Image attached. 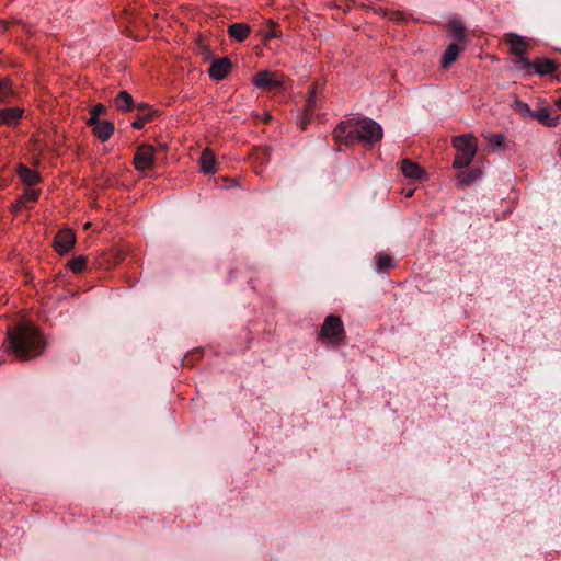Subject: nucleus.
<instances>
[{
	"label": "nucleus",
	"instance_id": "nucleus-5",
	"mask_svg": "<svg viewBox=\"0 0 561 561\" xmlns=\"http://www.w3.org/2000/svg\"><path fill=\"white\" fill-rule=\"evenodd\" d=\"M253 83L256 88L267 91L280 90L283 87L282 76L267 70L257 72L253 78Z\"/></svg>",
	"mask_w": 561,
	"mask_h": 561
},
{
	"label": "nucleus",
	"instance_id": "nucleus-20",
	"mask_svg": "<svg viewBox=\"0 0 561 561\" xmlns=\"http://www.w3.org/2000/svg\"><path fill=\"white\" fill-rule=\"evenodd\" d=\"M480 174H481V172L479 169L462 171L457 175L456 185L459 188L469 186L471 183H473L480 176Z\"/></svg>",
	"mask_w": 561,
	"mask_h": 561
},
{
	"label": "nucleus",
	"instance_id": "nucleus-18",
	"mask_svg": "<svg viewBox=\"0 0 561 561\" xmlns=\"http://www.w3.org/2000/svg\"><path fill=\"white\" fill-rule=\"evenodd\" d=\"M531 118L537 119L540 124L553 127L558 124L559 116L550 117V111L547 107L533 111Z\"/></svg>",
	"mask_w": 561,
	"mask_h": 561
},
{
	"label": "nucleus",
	"instance_id": "nucleus-22",
	"mask_svg": "<svg viewBox=\"0 0 561 561\" xmlns=\"http://www.w3.org/2000/svg\"><path fill=\"white\" fill-rule=\"evenodd\" d=\"M114 104L119 111H130L134 107V100L127 91H121L115 96Z\"/></svg>",
	"mask_w": 561,
	"mask_h": 561
},
{
	"label": "nucleus",
	"instance_id": "nucleus-36",
	"mask_svg": "<svg viewBox=\"0 0 561 561\" xmlns=\"http://www.w3.org/2000/svg\"><path fill=\"white\" fill-rule=\"evenodd\" d=\"M101 121L99 119V116H94L93 113L90 112V117L87 121V125L91 127H95Z\"/></svg>",
	"mask_w": 561,
	"mask_h": 561
},
{
	"label": "nucleus",
	"instance_id": "nucleus-17",
	"mask_svg": "<svg viewBox=\"0 0 561 561\" xmlns=\"http://www.w3.org/2000/svg\"><path fill=\"white\" fill-rule=\"evenodd\" d=\"M114 133V125L110 121H101L94 128L93 134L101 141H107Z\"/></svg>",
	"mask_w": 561,
	"mask_h": 561
},
{
	"label": "nucleus",
	"instance_id": "nucleus-25",
	"mask_svg": "<svg viewBox=\"0 0 561 561\" xmlns=\"http://www.w3.org/2000/svg\"><path fill=\"white\" fill-rule=\"evenodd\" d=\"M85 266L87 257L84 255L73 256L67 262V267L76 274L82 273L85 270Z\"/></svg>",
	"mask_w": 561,
	"mask_h": 561
},
{
	"label": "nucleus",
	"instance_id": "nucleus-2",
	"mask_svg": "<svg viewBox=\"0 0 561 561\" xmlns=\"http://www.w3.org/2000/svg\"><path fill=\"white\" fill-rule=\"evenodd\" d=\"M382 136L381 126L367 117L341 122L333 131L335 142L344 146L362 142L366 147H373L382 139Z\"/></svg>",
	"mask_w": 561,
	"mask_h": 561
},
{
	"label": "nucleus",
	"instance_id": "nucleus-10",
	"mask_svg": "<svg viewBox=\"0 0 561 561\" xmlns=\"http://www.w3.org/2000/svg\"><path fill=\"white\" fill-rule=\"evenodd\" d=\"M137 117L131 124L135 129H141L146 123L150 122L153 117L158 115V111L150 110L145 104H139L137 106Z\"/></svg>",
	"mask_w": 561,
	"mask_h": 561
},
{
	"label": "nucleus",
	"instance_id": "nucleus-33",
	"mask_svg": "<svg viewBox=\"0 0 561 561\" xmlns=\"http://www.w3.org/2000/svg\"><path fill=\"white\" fill-rule=\"evenodd\" d=\"M489 145L492 148H503L504 147V136L502 134L491 135L489 138Z\"/></svg>",
	"mask_w": 561,
	"mask_h": 561
},
{
	"label": "nucleus",
	"instance_id": "nucleus-23",
	"mask_svg": "<svg viewBox=\"0 0 561 561\" xmlns=\"http://www.w3.org/2000/svg\"><path fill=\"white\" fill-rule=\"evenodd\" d=\"M195 51L204 61H211L214 59V53L210 46L202 37L195 43Z\"/></svg>",
	"mask_w": 561,
	"mask_h": 561
},
{
	"label": "nucleus",
	"instance_id": "nucleus-29",
	"mask_svg": "<svg viewBox=\"0 0 561 561\" xmlns=\"http://www.w3.org/2000/svg\"><path fill=\"white\" fill-rule=\"evenodd\" d=\"M38 196H39V191L34 190V188H31V187H27V188L24 191V194H23V195H21V196L18 198V202H19V203H26V202L35 203V202H37Z\"/></svg>",
	"mask_w": 561,
	"mask_h": 561
},
{
	"label": "nucleus",
	"instance_id": "nucleus-16",
	"mask_svg": "<svg viewBox=\"0 0 561 561\" xmlns=\"http://www.w3.org/2000/svg\"><path fill=\"white\" fill-rule=\"evenodd\" d=\"M250 33V26L244 23H233L228 27V35L237 42H243Z\"/></svg>",
	"mask_w": 561,
	"mask_h": 561
},
{
	"label": "nucleus",
	"instance_id": "nucleus-14",
	"mask_svg": "<svg viewBox=\"0 0 561 561\" xmlns=\"http://www.w3.org/2000/svg\"><path fill=\"white\" fill-rule=\"evenodd\" d=\"M317 107V99H316V87L311 85L309 90V96L306 100L305 104V116L301 119V128L305 129L308 122L313 117L314 108Z\"/></svg>",
	"mask_w": 561,
	"mask_h": 561
},
{
	"label": "nucleus",
	"instance_id": "nucleus-8",
	"mask_svg": "<svg viewBox=\"0 0 561 561\" xmlns=\"http://www.w3.org/2000/svg\"><path fill=\"white\" fill-rule=\"evenodd\" d=\"M231 61L228 57L214 58L208 69V75L214 80H222L231 70Z\"/></svg>",
	"mask_w": 561,
	"mask_h": 561
},
{
	"label": "nucleus",
	"instance_id": "nucleus-6",
	"mask_svg": "<svg viewBox=\"0 0 561 561\" xmlns=\"http://www.w3.org/2000/svg\"><path fill=\"white\" fill-rule=\"evenodd\" d=\"M154 164V148L151 145H140L134 157V165L138 171H146Z\"/></svg>",
	"mask_w": 561,
	"mask_h": 561
},
{
	"label": "nucleus",
	"instance_id": "nucleus-30",
	"mask_svg": "<svg viewBox=\"0 0 561 561\" xmlns=\"http://www.w3.org/2000/svg\"><path fill=\"white\" fill-rule=\"evenodd\" d=\"M13 93L9 79H0V102L5 100Z\"/></svg>",
	"mask_w": 561,
	"mask_h": 561
},
{
	"label": "nucleus",
	"instance_id": "nucleus-28",
	"mask_svg": "<svg viewBox=\"0 0 561 561\" xmlns=\"http://www.w3.org/2000/svg\"><path fill=\"white\" fill-rule=\"evenodd\" d=\"M515 112L520 114L523 117H531L533 111L529 105L520 100H516L513 104Z\"/></svg>",
	"mask_w": 561,
	"mask_h": 561
},
{
	"label": "nucleus",
	"instance_id": "nucleus-11",
	"mask_svg": "<svg viewBox=\"0 0 561 561\" xmlns=\"http://www.w3.org/2000/svg\"><path fill=\"white\" fill-rule=\"evenodd\" d=\"M401 171L404 176L412 180H422L424 176L423 169L415 162L404 159L401 162Z\"/></svg>",
	"mask_w": 561,
	"mask_h": 561
},
{
	"label": "nucleus",
	"instance_id": "nucleus-4",
	"mask_svg": "<svg viewBox=\"0 0 561 561\" xmlns=\"http://www.w3.org/2000/svg\"><path fill=\"white\" fill-rule=\"evenodd\" d=\"M320 337L333 344H340L345 339L344 324L339 316L330 314L324 319L320 330Z\"/></svg>",
	"mask_w": 561,
	"mask_h": 561
},
{
	"label": "nucleus",
	"instance_id": "nucleus-32",
	"mask_svg": "<svg viewBox=\"0 0 561 561\" xmlns=\"http://www.w3.org/2000/svg\"><path fill=\"white\" fill-rule=\"evenodd\" d=\"M267 25H268V32L265 35V37L272 38V37H279L280 36V32L278 30V24L275 21L268 20L267 21Z\"/></svg>",
	"mask_w": 561,
	"mask_h": 561
},
{
	"label": "nucleus",
	"instance_id": "nucleus-15",
	"mask_svg": "<svg viewBox=\"0 0 561 561\" xmlns=\"http://www.w3.org/2000/svg\"><path fill=\"white\" fill-rule=\"evenodd\" d=\"M201 170L205 174H211L217 171L216 159L211 150L205 149L199 158Z\"/></svg>",
	"mask_w": 561,
	"mask_h": 561
},
{
	"label": "nucleus",
	"instance_id": "nucleus-12",
	"mask_svg": "<svg viewBox=\"0 0 561 561\" xmlns=\"http://www.w3.org/2000/svg\"><path fill=\"white\" fill-rule=\"evenodd\" d=\"M558 68L556 61L548 58H536L534 60L533 69L539 76H547L553 73Z\"/></svg>",
	"mask_w": 561,
	"mask_h": 561
},
{
	"label": "nucleus",
	"instance_id": "nucleus-13",
	"mask_svg": "<svg viewBox=\"0 0 561 561\" xmlns=\"http://www.w3.org/2000/svg\"><path fill=\"white\" fill-rule=\"evenodd\" d=\"M23 111L19 107H7L0 111V123L7 126H13L19 123Z\"/></svg>",
	"mask_w": 561,
	"mask_h": 561
},
{
	"label": "nucleus",
	"instance_id": "nucleus-27",
	"mask_svg": "<svg viewBox=\"0 0 561 561\" xmlns=\"http://www.w3.org/2000/svg\"><path fill=\"white\" fill-rule=\"evenodd\" d=\"M514 66L518 70H524L530 73V70L533 69L534 61H530L528 58L524 56H517L514 60Z\"/></svg>",
	"mask_w": 561,
	"mask_h": 561
},
{
	"label": "nucleus",
	"instance_id": "nucleus-24",
	"mask_svg": "<svg viewBox=\"0 0 561 561\" xmlns=\"http://www.w3.org/2000/svg\"><path fill=\"white\" fill-rule=\"evenodd\" d=\"M376 261H377V271L378 272H386L390 268H393L396 265L393 257L390 256L389 254H385V253L377 254Z\"/></svg>",
	"mask_w": 561,
	"mask_h": 561
},
{
	"label": "nucleus",
	"instance_id": "nucleus-3",
	"mask_svg": "<svg viewBox=\"0 0 561 561\" xmlns=\"http://www.w3.org/2000/svg\"><path fill=\"white\" fill-rule=\"evenodd\" d=\"M453 146L456 149V156L453 162L455 169L468 167L478 150V140L473 135L465 134L453 138Z\"/></svg>",
	"mask_w": 561,
	"mask_h": 561
},
{
	"label": "nucleus",
	"instance_id": "nucleus-37",
	"mask_svg": "<svg viewBox=\"0 0 561 561\" xmlns=\"http://www.w3.org/2000/svg\"><path fill=\"white\" fill-rule=\"evenodd\" d=\"M26 203H19L16 201V204L13 205V210L16 211L18 209H20L21 207L25 206Z\"/></svg>",
	"mask_w": 561,
	"mask_h": 561
},
{
	"label": "nucleus",
	"instance_id": "nucleus-31",
	"mask_svg": "<svg viewBox=\"0 0 561 561\" xmlns=\"http://www.w3.org/2000/svg\"><path fill=\"white\" fill-rule=\"evenodd\" d=\"M202 356V351L201 350H194L193 352L186 354L184 357H183V360H182V364L184 366H193L194 365V362L196 359H198L199 357Z\"/></svg>",
	"mask_w": 561,
	"mask_h": 561
},
{
	"label": "nucleus",
	"instance_id": "nucleus-38",
	"mask_svg": "<svg viewBox=\"0 0 561 561\" xmlns=\"http://www.w3.org/2000/svg\"><path fill=\"white\" fill-rule=\"evenodd\" d=\"M554 104L558 108H561V96L556 100Z\"/></svg>",
	"mask_w": 561,
	"mask_h": 561
},
{
	"label": "nucleus",
	"instance_id": "nucleus-7",
	"mask_svg": "<svg viewBox=\"0 0 561 561\" xmlns=\"http://www.w3.org/2000/svg\"><path fill=\"white\" fill-rule=\"evenodd\" d=\"M76 244V234L71 229L65 228L57 232L54 238L55 251L60 254H67Z\"/></svg>",
	"mask_w": 561,
	"mask_h": 561
},
{
	"label": "nucleus",
	"instance_id": "nucleus-9",
	"mask_svg": "<svg viewBox=\"0 0 561 561\" xmlns=\"http://www.w3.org/2000/svg\"><path fill=\"white\" fill-rule=\"evenodd\" d=\"M505 42L510 45V51L515 57L524 56L528 49V44L524 37L515 33L505 34Z\"/></svg>",
	"mask_w": 561,
	"mask_h": 561
},
{
	"label": "nucleus",
	"instance_id": "nucleus-35",
	"mask_svg": "<svg viewBox=\"0 0 561 561\" xmlns=\"http://www.w3.org/2000/svg\"><path fill=\"white\" fill-rule=\"evenodd\" d=\"M90 112L93 113L94 116H100L102 114H105L106 107L102 103H98L91 108Z\"/></svg>",
	"mask_w": 561,
	"mask_h": 561
},
{
	"label": "nucleus",
	"instance_id": "nucleus-1",
	"mask_svg": "<svg viewBox=\"0 0 561 561\" xmlns=\"http://www.w3.org/2000/svg\"><path fill=\"white\" fill-rule=\"evenodd\" d=\"M8 347L21 360L41 356L45 350L42 331L30 322H19L8 330Z\"/></svg>",
	"mask_w": 561,
	"mask_h": 561
},
{
	"label": "nucleus",
	"instance_id": "nucleus-19",
	"mask_svg": "<svg viewBox=\"0 0 561 561\" xmlns=\"http://www.w3.org/2000/svg\"><path fill=\"white\" fill-rule=\"evenodd\" d=\"M460 46L456 43H451L445 49L442 57V67L448 68L454 61L457 60L458 55L460 53Z\"/></svg>",
	"mask_w": 561,
	"mask_h": 561
},
{
	"label": "nucleus",
	"instance_id": "nucleus-26",
	"mask_svg": "<svg viewBox=\"0 0 561 561\" xmlns=\"http://www.w3.org/2000/svg\"><path fill=\"white\" fill-rule=\"evenodd\" d=\"M449 31L451 35L459 42L466 41V30L462 24L458 21H453L449 24Z\"/></svg>",
	"mask_w": 561,
	"mask_h": 561
},
{
	"label": "nucleus",
	"instance_id": "nucleus-21",
	"mask_svg": "<svg viewBox=\"0 0 561 561\" xmlns=\"http://www.w3.org/2000/svg\"><path fill=\"white\" fill-rule=\"evenodd\" d=\"M18 175L28 186L36 184L41 180L39 174L36 171H34L23 164L19 165Z\"/></svg>",
	"mask_w": 561,
	"mask_h": 561
},
{
	"label": "nucleus",
	"instance_id": "nucleus-34",
	"mask_svg": "<svg viewBox=\"0 0 561 561\" xmlns=\"http://www.w3.org/2000/svg\"><path fill=\"white\" fill-rule=\"evenodd\" d=\"M255 158L260 160L261 163H267L270 161V150L267 148L256 149Z\"/></svg>",
	"mask_w": 561,
	"mask_h": 561
}]
</instances>
